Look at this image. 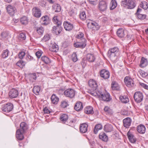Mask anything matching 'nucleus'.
Here are the masks:
<instances>
[{
	"label": "nucleus",
	"instance_id": "1",
	"mask_svg": "<svg viewBox=\"0 0 148 148\" xmlns=\"http://www.w3.org/2000/svg\"><path fill=\"white\" fill-rule=\"evenodd\" d=\"M52 20L54 23L57 25L53 27L52 31L54 34L56 35H58L61 32L62 29V28L61 25L62 24L61 21L58 20V16H56L53 17Z\"/></svg>",
	"mask_w": 148,
	"mask_h": 148
},
{
	"label": "nucleus",
	"instance_id": "2",
	"mask_svg": "<svg viewBox=\"0 0 148 148\" xmlns=\"http://www.w3.org/2000/svg\"><path fill=\"white\" fill-rule=\"evenodd\" d=\"M121 6L129 9L134 8L136 5L133 0H123L121 2Z\"/></svg>",
	"mask_w": 148,
	"mask_h": 148
},
{
	"label": "nucleus",
	"instance_id": "3",
	"mask_svg": "<svg viewBox=\"0 0 148 148\" xmlns=\"http://www.w3.org/2000/svg\"><path fill=\"white\" fill-rule=\"evenodd\" d=\"M13 108V105L12 103H8L4 104L2 106V110L4 112H8L11 111Z\"/></svg>",
	"mask_w": 148,
	"mask_h": 148
},
{
	"label": "nucleus",
	"instance_id": "4",
	"mask_svg": "<svg viewBox=\"0 0 148 148\" xmlns=\"http://www.w3.org/2000/svg\"><path fill=\"white\" fill-rule=\"evenodd\" d=\"M65 96L69 98L72 99L73 98L75 95V90L71 88H69L66 90L64 92Z\"/></svg>",
	"mask_w": 148,
	"mask_h": 148
},
{
	"label": "nucleus",
	"instance_id": "5",
	"mask_svg": "<svg viewBox=\"0 0 148 148\" xmlns=\"http://www.w3.org/2000/svg\"><path fill=\"white\" fill-rule=\"evenodd\" d=\"M143 95L140 92H136L134 95V98L135 101L137 103L141 102L143 99Z\"/></svg>",
	"mask_w": 148,
	"mask_h": 148
},
{
	"label": "nucleus",
	"instance_id": "6",
	"mask_svg": "<svg viewBox=\"0 0 148 148\" xmlns=\"http://www.w3.org/2000/svg\"><path fill=\"white\" fill-rule=\"evenodd\" d=\"M88 28L92 29L95 31L99 29V26L95 22H90L87 24Z\"/></svg>",
	"mask_w": 148,
	"mask_h": 148
},
{
	"label": "nucleus",
	"instance_id": "7",
	"mask_svg": "<svg viewBox=\"0 0 148 148\" xmlns=\"http://www.w3.org/2000/svg\"><path fill=\"white\" fill-rule=\"evenodd\" d=\"M124 81L126 85L129 87H132L134 86V81L132 79L128 77H125L124 79Z\"/></svg>",
	"mask_w": 148,
	"mask_h": 148
},
{
	"label": "nucleus",
	"instance_id": "8",
	"mask_svg": "<svg viewBox=\"0 0 148 148\" xmlns=\"http://www.w3.org/2000/svg\"><path fill=\"white\" fill-rule=\"evenodd\" d=\"M107 4L106 2L101 0L99 2L98 7L99 10L102 11L106 10L107 8Z\"/></svg>",
	"mask_w": 148,
	"mask_h": 148
},
{
	"label": "nucleus",
	"instance_id": "9",
	"mask_svg": "<svg viewBox=\"0 0 148 148\" xmlns=\"http://www.w3.org/2000/svg\"><path fill=\"white\" fill-rule=\"evenodd\" d=\"M110 75L109 72L105 69L101 70L100 72L101 77L105 79H108Z\"/></svg>",
	"mask_w": 148,
	"mask_h": 148
},
{
	"label": "nucleus",
	"instance_id": "10",
	"mask_svg": "<svg viewBox=\"0 0 148 148\" xmlns=\"http://www.w3.org/2000/svg\"><path fill=\"white\" fill-rule=\"evenodd\" d=\"M18 92L17 89L15 88L11 89L9 92V96L11 99L16 97L18 95Z\"/></svg>",
	"mask_w": 148,
	"mask_h": 148
},
{
	"label": "nucleus",
	"instance_id": "11",
	"mask_svg": "<svg viewBox=\"0 0 148 148\" xmlns=\"http://www.w3.org/2000/svg\"><path fill=\"white\" fill-rule=\"evenodd\" d=\"M111 99L109 94L108 92H106L103 93L99 99L104 101L108 102L110 101Z\"/></svg>",
	"mask_w": 148,
	"mask_h": 148
},
{
	"label": "nucleus",
	"instance_id": "12",
	"mask_svg": "<svg viewBox=\"0 0 148 148\" xmlns=\"http://www.w3.org/2000/svg\"><path fill=\"white\" fill-rule=\"evenodd\" d=\"M32 12L34 16L39 18L41 16V11L38 8L36 7L33 8L32 10Z\"/></svg>",
	"mask_w": 148,
	"mask_h": 148
},
{
	"label": "nucleus",
	"instance_id": "13",
	"mask_svg": "<svg viewBox=\"0 0 148 148\" xmlns=\"http://www.w3.org/2000/svg\"><path fill=\"white\" fill-rule=\"evenodd\" d=\"M50 51L53 52H57L59 50V47L56 43H51L49 47Z\"/></svg>",
	"mask_w": 148,
	"mask_h": 148
},
{
	"label": "nucleus",
	"instance_id": "14",
	"mask_svg": "<svg viewBox=\"0 0 148 148\" xmlns=\"http://www.w3.org/2000/svg\"><path fill=\"white\" fill-rule=\"evenodd\" d=\"M88 126V125L86 123L81 124L79 126L80 132L82 133H85L87 131Z\"/></svg>",
	"mask_w": 148,
	"mask_h": 148
},
{
	"label": "nucleus",
	"instance_id": "15",
	"mask_svg": "<svg viewBox=\"0 0 148 148\" xmlns=\"http://www.w3.org/2000/svg\"><path fill=\"white\" fill-rule=\"evenodd\" d=\"M7 10L8 13L11 16L13 15L16 11V8L10 5L7 6Z\"/></svg>",
	"mask_w": 148,
	"mask_h": 148
},
{
	"label": "nucleus",
	"instance_id": "16",
	"mask_svg": "<svg viewBox=\"0 0 148 148\" xmlns=\"http://www.w3.org/2000/svg\"><path fill=\"white\" fill-rule=\"evenodd\" d=\"M28 128L27 125L25 122H23L21 123L20 125V131L25 133Z\"/></svg>",
	"mask_w": 148,
	"mask_h": 148
},
{
	"label": "nucleus",
	"instance_id": "17",
	"mask_svg": "<svg viewBox=\"0 0 148 148\" xmlns=\"http://www.w3.org/2000/svg\"><path fill=\"white\" fill-rule=\"evenodd\" d=\"M88 84L94 90H96L98 86L96 81L94 79L90 80L88 82Z\"/></svg>",
	"mask_w": 148,
	"mask_h": 148
},
{
	"label": "nucleus",
	"instance_id": "18",
	"mask_svg": "<svg viewBox=\"0 0 148 148\" xmlns=\"http://www.w3.org/2000/svg\"><path fill=\"white\" fill-rule=\"evenodd\" d=\"M64 29L66 31L71 30L73 28V25L68 22H64Z\"/></svg>",
	"mask_w": 148,
	"mask_h": 148
},
{
	"label": "nucleus",
	"instance_id": "19",
	"mask_svg": "<svg viewBox=\"0 0 148 148\" xmlns=\"http://www.w3.org/2000/svg\"><path fill=\"white\" fill-rule=\"evenodd\" d=\"M123 122L124 126L127 128L130 125L132 122V120L130 118L127 117L124 119Z\"/></svg>",
	"mask_w": 148,
	"mask_h": 148
},
{
	"label": "nucleus",
	"instance_id": "20",
	"mask_svg": "<svg viewBox=\"0 0 148 148\" xmlns=\"http://www.w3.org/2000/svg\"><path fill=\"white\" fill-rule=\"evenodd\" d=\"M74 109L77 111H79L82 110L83 108L82 103L80 101H77L74 106Z\"/></svg>",
	"mask_w": 148,
	"mask_h": 148
},
{
	"label": "nucleus",
	"instance_id": "21",
	"mask_svg": "<svg viewBox=\"0 0 148 148\" xmlns=\"http://www.w3.org/2000/svg\"><path fill=\"white\" fill-rule=\"evenodd\" d=\"M86 60L90 62H93L95 59V56L92 53H88L86 55Z\"/></svg>",
	"mask_w": 148,
	"mask_h": 148
},
{
	"label": "nucleus",
	"instance_id": "22",
	"mask_svg": "<svg viewBox=\"0 0 148 148\" xmlns=\"http://www.w3.org/2000/svg\"><path fill=\"white\" fill-rule=\"evenodd\" d=\"M95 91H90V93L92 95L97 97L99 99L101 96V95L103 94L100 90H95Z\"/></svg>",
	"mask_w": 148,
	"mask_h": 148
},
{
	"label": "nucleus",
	"instance_id": "23",
	"mask_svg": "<svg viewBox=\"0 0 148 148\" xmlns=\"http://www.w3.org/2000/svg\"><path fill=\"white\" fill-rule=\"evenodd\" d=\"M118 53H108V55L111 60L114 62H115L117 58Z\"/></svg>",
	"mask_w": 148,
	"mask_h": 148
},
{
	"label": "nucleus",
	"instance_id": "24",
	"mask_svg": "<svg viewBox=\"0 0 148 148\" xmlns=\"http://www.w3.org/2000/svg\"><path fill=\"white\" fill-rule=\"evenodd\" d=\"M24 133L20 131V130H17L16 133V136L17 138L20 140H23L24 138L23 134Z\"/></svg>",
	"mask_w": 148,
	"mask_h": 148
},
{
	"label": "nucleus",
	"instance_id": "25",
	"mask_svg": "<svg viewBox=\"0 0 148 148\" xmlns=\"http://www.w3.org/2000/svg\"><path fill=\"white\" fill-rule=\"evenodd\" d=\"M148 64V61L147 59L142 57L140 61L139 66L141 67H144L146 66Z\"/></svg>",
	"mask_w": 148,
	"mask_h": 148
},
{
	"label": "nucleus",
	"instance_id": "26",
	"mask_svg": "<svg viewBox=\"0 0 148 148\" xmlns=\"http://www.w3.org/2000/svg\"><path fill=\"white\" fill-rule=\"evenodd\" d=\"M137 130L139 133L143 134L145 132L146 128L144 125H140L137 126Z\"/></svg>",
	"mask_w": 148,
	"mask_h": 148
},
{
	"label": "nucleus",
	"instance_id": "27",
	"mask_svg": "<svg viewBox=\"0 0 148 148\" xmlns=\"http://www.w3.org/2000/svg\"><path fill=\"white\" fill-rule=\"evenodd\" d=\"M127 136L130 141L132 143H134L136 141V139L134 135L129 131L127 133Z\"/></svg>",
	"mask_w": 148,
	"mask_h": 148
},
{
	"label": "nucleus",
	"instance_id": "28",
	"mask_svg": "<svg viewBox=\"0 0 148 148\" xmlns=\"http://www.w3.org/2000/svg\"><path fill=\"white\" fill-rule=\"evenodd\" d=\"M111 87L113 90L119 91L120 87L118 83L115 81H112L111 84Z\"/></svg>",
	"mask_w": 148,
	"mask_h": 148
},
{
	"label": "nucleus",
	"instance_id": "29",
	"mask_svg": "<svg viewBox=\"0 0 148 148\" xmlns=\"http://www.w3.org/2000/svg\"><path fill=\"white\" fill-rule=\"evenodd\" d=\"M86 45V44L85 42L80 41L75 43L74 46L75 47L77 48H84Z\"/></svg>",
	"mask_w": 148,
	"mask_h": 148
},
{
	"label": "nucleus",
	"instance_id": "30",
	"mask_svg": "<svg viewBox=\"0 0 148 148\" xmlns=\"http://www.w3.org/2000/svg\"><path fill=\"white\" fill-rule=\"evenodd\" d=\"M51 100L52 103L54 104H56L59 101V98L55 94H53L51 97Z\"/></svg>",
	"mask_w": 148,
	"mask_h": 148
},
{
	"label": "nucleus",
	"instance_id": "31",
	"mask_svg": "<svg viewBox=\"0 0 148 148\" xmlns=\"http://www.w3.org/2000/svg\"><path fill=\"white\" fill-rule=\"evenodd\" d=\"M117 36L120 38H123L125 36L124 30L122 28L119 29L116 32Z\"/></svg>",
	"mask_w": 148,
	"mask_h": 148
},
{
	"label": "nucleus",
	"instance_id": "32",
	"mask_svg": "<svg viewBox=\"0 0 148 148\" xmlns=\"http://www.w3.org/2000/svg\"><path fill=\"white\" fill-rule=\"evenodd\" d=\"M84 37V34L82 32H79L76 36V37L77 38L80 39L81 41L86 43V40Z\"/></svg>",
	"mask_w": 148,
	"mask_h": 148
},
{
	"label": "nucleus",
	"instance_id": "33",
	"mask_svg": "<svg viewBox=\"0 0 148 148\" xmlns=\"http://www.w3.org/2000/svg\"><path fill=\"white\" fill-rule=\"evenodd\" d=\"M85 113L86 114H93L94 112L93 108L90 106H88L84 109Z\"/></svg>",
	"mask_w": 148,
	"mask_h": 148
},
{
	"label": "nucleus",
	"instance_id": "34",
	"mask_svg": "<svg viewBox=\"0 0 148 148\" xmlns=\"http://www.w3.org/2000/svg\"><path fill=\"white\" fill-rule=\"evenodd\" d=\"M104 129L106 132H110L113 130V127L111 125L107 124L104 126Z\"/></svg>",
	"mask_w": 148,
	"mask_h": 148
},
{
	"label": "nucleus",
	"instance_id": "35",
	"mask_svg": "<svg viewBox=\"0 0 148 148\" xmlns=\"http://www.w3.org/2000/svg\"><path fill=\"white\" fill-rule=\"evenodd\" d=\"M119 98L121 102L123 103H126L129 101V99L126 96L121 95Z\"/></svg>",
	"mask_w": 148,
	"mask_h": 148
},
{
	"label": "nucleus",
	"instance_id": "36",
	"mask_svg": "<svg viewBox=\"0 0 148 148\" xmlns=\"http://www.w3.org/2000/svg\"><path fill=\"white\" fill-rule=\"evenodd\" d=\"M102 128V126L100 124H98L96 125L94 129V132L95 134H96L98 132V131Z\"/></svg>",
	"mask_w": 148,
	"mask_h": 148
},
{
	"label": "nucleus",
	"instance_id": "37",
	"mask_svg": "<svg viewBox=\"0 0 148 148\" xmlns=\"http://www.w3.org/2000/svg\"><path fill=\"white\" fill-rule=\"evenodd\" d=\"M53 9L55 12H60L61 10V7L58 4H56L52 6Z\"/></svg>",
	"mask_w": 148,
	"mask_h": 148
},
{
	"label": "nucleus",
	"instance_id": "38",
	"mask_svg": "<svg viewBox=\"0 0 148 148\" xmlns=\"http://www.w3.org/2000/svg\"><path fill=\"white\" fill-rule=\"evenodd\" d=\"M99 138L103 141H107L108 140V136L104 133H101L99 136Z\"/></svg>",
	"mask_w": 148,
	"mask_h": 148
},
{
	"label": "nucleus",
	"instance_id": "39",
	"mask_svg": "<svg viewBox=\"0 0 148 148\" xmlns=\"http://www.w3.org/2000/svg\"><path fill=\"white\" fill-rule=\"evenodd\" d=\"M117 5V3L115 0H112L110 3V10H113L114 9L116 8Z\"/></svg>",
	"mask_w": 148,
	"mask_h": 148
},
{
	"label": "nucleus",
	"instance_id": "40",
	"mask_svg": "<svg viewBox=\"0 0 148 148\" xmlns=\"http://www.w3.org/2000/svg\"><path fill=\"white\" fill-rule=\"evenodd\" d=\"M68 118V116L66 114H63L60 117V120L63 123H65Z\"/></svg>",
	"mask_w": 148,
	"mask_h": 148
},
{
	"label": "nucleus",
	"instance_id": "41",
	"mask_svg": "<svg viewBox=\"0 0 148 148\" xmlns=\"http://www.w3.org/2000/svg\"><path fill=\"white\" fill-rule=\"evenodd\" d=\"M28 19L27 17L24 16L21 18L20 21L21 23L24 25L27 24L28 22Z\"/></svg>",
	"mask_w": 148,
	"mask_h": 148
},
{
	"label": "nucleus",
	"instance_id": "42",
	"mask_svg": "<svg viewBox=\"0 0 148 148\" xmlns=\"http://www.w3.org/2000/svg\"><path fill=\"white\" fill-rule=\"evenodd\" d=\"M40 90V88L39 86H34L33 89L34 93L36 95L39 94V92Z\"/></svg>",
	"mask_w": 148,
	"mask_h": 148
},
{
	"label": "nucleus",
	"instance_id": "43",
	"mask_svg": "<svg viewBox=\"0 0 148 148\" xmlns=\"http://www.w3.org/2000/svg\"><path fill=\"white\" fill-rule=\"evenodd\" d=\"M140 7L145 10H146L148 8V4L146 2H142L140 5Z\"/></svg>",
	"mask_w": 148,
	"mask_h": 148
},
{
	"label": "nucleus",
	"instance_id": "44",
	"mask_svg": "<svg viewBox=\"0 0 148 148\" xmlns=\"http://www.w3.org/2000/svg\"><path fill=\"white\" fill-rule=\"evenodd\" d=\"M119 51V49L118 47H114L110 49L108 52L118 53Z\"/></svg>",
	"mask_w": 148,
	"mask_h": 148
},
{
	"label": "nucleus",
	"instance_id": "45",
	"mask_svg": "<svg viewBox=\"0 0 148 148\" xmlns=\"http://www.w3.org/2000/svg\"><path fill=\"white\" fill-rule=\"evenodd\" d=\"M16 64L18 66L21 68H23L25 65V62L22 60H20L16 63Z\"/></svg>",
	"mask_w": 148,
	"mask_h": 148
},
{
	"label": "nucleus",
	"instance_id": "46",
	"mask_svg": "<svg viewBox=\"0 0 148 148\" xmlns=\"http://www.w3.org/2000/svg\"><path fill=\"white\" fill-rule=\"evenodd\" d=\"M79 17L82 20H84L86 19V15L84 12L82 11L80 12Z\"/></svg>",
	"mask_w": 148,
	"mask_h": 148
},
{
	"label": "nucleus",
	"instance_id": "47",
	"mask_svg": "<svg viewBox=\"0 0 148 148\" xmlns=\"http://www.w3.org/2000/svg\"><path fill=\"white\" fill-rule=\"evenodd\" d=\"M138 72L141 76L143 77H145L148 75V73L145 72L143 70H140Z\"/></svg>",
	"mask_w": 148,
	"mask_h": 148
},
{
	"label": "nucleus",
	"instance_id": "48",
	"mask_svg": "<svg viewBox=\"0 0 148 148\" xmlns=\"http://www.w3.org/2000/svg\"><path fill=\"white\" fill-rule=\"evenodd\" d=\"M104 110L106 112L109 114H112L113 113L112 110L108 106H105Z\"/></svg>",
	"mask_w": 148,
	"mask_h": 148
},
{
	"label": "nucleus",
	"instance_id": "49",
	"mask_svg": "<svg viewBox=\"0 0 148 148\" xmlns=\"http://www.w3.org/2000/svg\"><path fill=\"white\" fill-rule=\"evenodd\" d=\"M36 31L39 34L41 35L43 34L44 30L43 27H40L37 28Z\"/></svg>",
	"mask_w": 148,
	"mask_h": 148
},
{
	"label": "nucleus",
	"instance_id": "50",
	"mask_svg": "<svg viewBox=\"0 0 148 148\" xmlns=\"http://www.w3.org/2000/svg\"><path fill=\"white\" fill-rule=\"evenodd\" d=\"M97 0H88L89 3L93 6L96 5L97 3Z\"/></svg>",
	"mask_w": 148,
	"mask_h": 148
},
{
	"label": "nucleus",
	"instance_id": "51",
	"mask_svg": "<svg viewBox=\"0 0 148 148\" xmlns=\"http://www.w3.org/2000/svg\"><path fill=\"white\" fill-rule=\"evenodd\" d=\"M138 18L141 20H144L145 18L146 15L145 14H142L141 13L136 14Z\"/></svg>",
	"mask_w": 148,
	"mask_h": 148
},
{
	"label": "nucleus",
	"instance_id": "52",
	"mask_svg": "<svg viewBox=\"0 0 148 148\" xmlns=\"http://www.w3.org/2000/svg\"><path fill=\"white\" fill-rule=\"evenodd\" d=\"M72 60L74 62H76L77 60V58L76 53H73L72 56Z\"/></svg>",
	"mask_w": 148,
	"mask_h": 148
},
{
	"label": "nucleus",
	"instance_id": "53",
	"mask_svg": "<svg viewBox=\"0 0 148 148\" xmlns=\"http://www.w3.org/2000/svg\"><path fill=\"white\" fill-rule=\"evenodd\" d=\"M18 38L20 40H25L26 38L25 34L23 33H21L19 35Z\"/></svg>",
	"mask_w": 148,
	"mask_h": 148
},
{
	"label": "nucleus",
	"instance_id": "54",
	"mask_svg": "<svg viewBox=\"0 0 148 148\" xmlns=\"http://www.w3.org/2000/svg\"><path fill=\"white\" fill-rule=\"evenodd\" d=\"M25 54V52L24 51H22L20 52L18 54V58L21 59H22L23 58Z\"/></svg>",
	"mask_w": 148,
	"mask_h": 148
},
{
	"label": "nucleus",
	"instance_id": "55",
	"mask_svg": "<svg viewBox=\"0 0 148 148\" xmlns=\"http://www.w3.org/2000/svg\"><path fill=\"white\" fill-rule=\"evenodd\" d=\"M46 15L43 16L41 18L40 20L42 24L45 25H46Z\"/></svg>",
	"mask_w": 148,
	"mask_h": 148
},
{
	"label": "nucleus",
	"instance_id": "56",
	"mask_svg": "<svg viewBox=\"0 0 148 148\" xmlns=\"http://www.w3.org/2000/svg\"><path fill=\"white\" fill-rule=\"evenodd\" d=\"M8 50H6L5 51H4L2 54V57L3 58H5L6 57H7L8 56Z\"/></svg>",
	"mask_w": 148,
	"mask_h": 148
},
{
	"label": "nucleus",
	"instance_id": "57",
	"mask_svg": "<svg viewBox=\"0 0 148 148\" xmlns=\"http://www.w3.org/2000/svg\"><path fill=\"white\" fill-rule=\"evenodd\" d=\"M67 103L65 101H62L61 102V106L63 108H66L68 106Z\"/></svg>",
	"mask_w": 148,
	"mask_h": 148
},
{
	"label": "nucleus",
	"instance_id": "58",
	"mask_svg": "<svg viewBox=\"0 0 148 148\" xmlns=\"http://www.w3.org/2000/svg\"><path fill=\"white\" fill-rule=\"evenodd\" d=\"M8 34L7 32H3L1 33V36L2 37L5 38L8 36Z\"/></svg>",
	"mask_w": 148,
	"mask_h": 148
},
{
	"label": "nucleus",
	"instance_id": "59",
	"mask_svg": "<svg viewBox=\"0 0 148 148\" xmlns=\"http://www.w3.org/2000/svg\"><path fill=\"white\" fill-rule=\"evenodd\" d=\"M42 54L41 51H38L36 53V55L38 58H40Z\"/></svg>",
	"mask_w": 148,
	"mask_h": 148
},
{
	"label": "nucleus",
	"instance_id": "60",
	"mask_svg": "<svg viewBox=\"0 0 148 148\" xmlns=\"http://www.w3.org/2000/svg\"><path fill=\"white\" fill-rule=\"evenodd\" d=\"M86 60L83 59L81 62V64L83 67H84L86 63Z\"/></svg>",
	"mask_w": 148,
	"mask_h": 148
},
{
	"label": "nucleus",
	"instance_id": "61",
	"mask_svg": "<svg viewBox=\"0 0 148 148\" xmlns=\"http://www.w3.org/2000/svg\"><path fill=\"white\" fill-rule=\"evenodd\" d=\"M26 59L28 60H34V58L32 56L29 55H27V56Z\"/></svg>",
	"mask_w": 148,
	"mask_h": 148
},
{
	"label": "nucleus",
	"instance_id": "62",
	"mask_svg": "<svg viewBox=\"0 0 148 148\" xmlns=\"http://www.w3.org/2000/svg\"><path fill=\"white\" fill-rule=\"evenodd\" d=\"M140 84L141 86L144 88L146 89H148V86H147V85L143 83H141Z\"/></svg>",
	"mask_w": 148,
	"mask_h": 148
},
{
	"label": "nucleus",
	"instance_id": "63",
	"mask_svg": "<svg viewBox=\"0 0 148 148\" xmlns=\"http://www.w3.org/2000/svg\"><path fill=\"white\" fill-rule=\"evenodd\" d=\"M41 60L42 61L46 64V57L45 56H42L41 58Z\"/></svg>",
	"mask_w": 148,
	"mask_h": 148
},
{
	"label": "nucleus",
	"instance_id": "64",
	"mask_svg": "<svg viewBox=\"0 0 148 148\" xmlns=\"http://www.w3.org/2000/svg\"><path fill=\"white\" fill-rule=\"evenodd\" d=\"M46 2L44 1H42L40 3V5L44 7H45Z\"/></svg>",
	"mask_w": 148,
	"mask_h": 148
}]
</instances>
